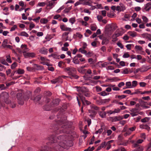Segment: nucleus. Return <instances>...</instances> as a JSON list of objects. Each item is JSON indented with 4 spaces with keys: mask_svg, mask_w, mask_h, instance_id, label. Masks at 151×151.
Instances as JSON below:
<instances>
[{
    "mask_svg": "<svg viewBox=\"0 0 151 151\" xmlns=\"http://www.w3.org/2000/svg\"><path fill=\"white\" fill-rule=\"evenodd\" d=\"M66 136L64 135H60L57 137L53 135H51L48 137V139L51 143L54 144L52 147H48L47 151H60L65 148V144L63 141L65 140Z\"/></svg>",
    "mask_w": 151,
    "mask_h": 151,
    "instance_id": "1",
    "label": "nucleus"
},
{
    "mask_svg": "<svg viewBox=\"0 0 151 151\" xmlns=\"http://www.w3.org/2000/svg\"><path fill=\"white\" fill-rule=\"evenodd\" d=\"M64 71L70 76V78L71 79L74 78L78 79L79 76L76 74L75 73L76 71L75 68L72 66H70L65 68H64Z\"/></svg>",
    "mask_w": 151,
    "mask_h": 151,
    "instance_id": "2",
    "label": "nucleus"
},
{
    "mask_svg": "<svg viewBox=\"0 0 151 151\" xmlns=\"http://www.w3.org/2000/svg\"><path fill=\"white\" fill-rule=\"evenodd\" d=\"M117 27L116 24H109L106 25L105 29L103 35L106 37H109L113 31L115 30Z\"/></svg>",
    "mask_w": 151,
    "mask_h": 151,
    "instance_id": "3",
    "label": "nucleus"
},
{
    "mask_svg": "<svg viewBox=\"0 0 151 151\" xmlns=\"http://www.w3.org/2000/svg\"><path fill=\"white\" fill-rule=\"evenodd\" d=\"M67 127V124L66 123L61 122L59 124L58 128H57L56 130L55 133L57 134L62 133H69V131H68ZM56 127L57 128V127Z\"/></svg>",
    "mask_w": 151,
    "mask_h": 151,
    "instance_id": "4",
    "label": "nucleus"
},
{
    "mask_svg": "<svg viewBox=\"0 0 151 151\" xmlns=\"http://www.w3.org/2000/svg\"><path fill=\"white\" fill-rule=\"evenodd\" d=\"M60 102V100L59 99H57L53 100L50 103V106L45 105L44 106L43 109L46 111L50 110L51 108L58 106Z\"/></svg>",
    "mask_w": 151,
    "mask_h": 151,
    "instance_id": "5",
    "label": "nucleus"
},
{
    "mask_svg": "<svg viewBox=\"0 0 151 151\" xmlns=\"http://www.w3.org/2000/svg\"><path fill=\"white\" fill-rule=\"evenodd\" d=\"M130 111L131 112L130 113L133 117L136 116L139 114H140V113L141 112H139V109L137 108L132 109Z\"/></svg>",
    "mask_w": 151,
    "mask_h": 151,
    "instance_id": "6",
    "label": "nucleus"
},
{
    "mask_svg": "<svg viewBox=\"0 0 151 151\" xmlns=\"http://www.w3.org/2000/svg\"><path fill=\"white\" fill-rule=\"evenodd\" d=\"M2 95L5 103L7 104H10L11 101L10 100H8L9 96L8 93L6 92H4L2 93Z\"/></svg>",
    "mask_w": 151,
    "mask_h": 151,
    "instance_id": "7",
    "label": "nucleus"
},
{
    "mask_svg": "<svg viewBox=\"0 0 151 151\" xmlns=\"http://www.w3.org/2000/svg\"><path fill=\"white\" fill-rule=\"evenodd\" d=\"M17 98L18 104L21 105H23L24 104V99L22 96V94L18 93L17 95Z\"/></svg>",
    "mask_w": 151,
    "mask_h": 151,
    "instance_id": "8",
    "label": "nucleus"
},
{
    "mask_svg": "<svg viewBox=\"0 0 151 151\" xmlns=\"http://www.w3.org/2000/svg\"><path fill=\"white\" fill-rule=\"evenodd\" d=\"M123 33V32L122 30L118 29L114 32L113 37V38H117L122 36Z\"/></svg>",
    "mask_w": 151,
    "mask_h": 151,
    "instance_id": "9",
    "label": "nucleus"
},
{
    "mask_svg": "<svg viewBox=\"0 0 151 151\" xmlns=\"http://www.w3.org/2000/svg\"><path fill=\"white\" fill-rule=\"evenodd\" d=\"M123 119V117L120 116H114L110 117V119L112 122H116L118 121H120Z\"/></svg>",
    "mask_w": 151,
    "mask_h": 151,
    "instance_id": "10",
    "label": "nucleus"
},
{
    "mask_svg": "<svg viewBox=\"0 0 151 151\" xmlns=\"http://www.w3.org/2000/svg\"><path fill=\"white\" fill-rule=\"evenodd\" d=\"M88 112L89 114V116L92 119L94 118L97 114V112L96 111L91 109L88 110Z\"/></svg>",
    "mask_w": 151,
    "mask_h": 151,
    "instance_id": "11",
    "label": "nucleus"
},
{
    "mask_svg": "<svg viewBox=\"0 0 151 151\" xmlns=\"http://www.w3.org/2000/svg\"><path fill=\"white\" fill-rule=\"evenodd\" d=\"M80 93L84 94L86 92H88L89 90L85 87H83L80 88L78 90Z\"/></svg>",
    "mask_w": 151,
    "mask_h": 151,
    "instance_id": "12",
    "label": "nucleus"
},
{
    "mask_svg": "<svg viewBox=\"0 0 151 151\" xmlns=\"http://www.w3.org/2000/svg\"><path fill=\"white\" fill-rule=\"evenodd\" d=\"M81 100L82 103L84 105H89L91 104V102L86 99L85 98L82 96H80Z\"/></svg>",
    "mask_w": 151,
    "mask_h": 151,
    "instance_id": "13",
    "label": "nucleus"
},
{
    "mask_svg": "<svg viewBox=\"0 0 151 151\" xmlns=\"http://www.w3.org/2000/svg\"><path fill=\"white\" fill-rule=\"evenodd\" d=\"M60 27L61 30L64 31H70L71 30V28L67 27L64 24L61 25Z\"/></svg>",
    "mask_w": 151,
    "mask_h": 151,
    "instance_id": "14",
    "label": "nucleus"
},
{
    "mask_svg": "<svg viewBox=\"0 0 151 151\" xmlns=\"http://www.w3.org/2000/svg\"><path fill=\"white\" fill-rule=\"evenodd\" d=\"M22 52H25L27 51H28L29 49L27 47V46L26 45H22L21 47Z\"/></svg>",
    "mask_w": 151,
    "mask_h": 151,
    "instance_id": "15",
    "label": "nucleus"
},
{
    "mask_svg": "<svg viewBox=\"0 0 151 151\" xmlns=\"http://www.w3.org/2000/svg\"><path fill=\"white\" fill-rule=\"evenodd\" d=\"M39 52L41 54L46 55L47 53V49L45 47H43L40 49Z\"/></svg>",
    "mask_w": 151,
    "mask_h": 151,
    "instance_id": "16",
    "label": "nucleus"
},
{
    "mask_svg": "<svg viewBox=\"0 0 151 151\" xmlns=\"http://www.w3.org/2000/svg\"><path fill=\"white\" fill-rule=\"evenodd\" d=\"M98 113L100 116L102 118H106V113L104 111H98Z\"/></svg>",
    "mask_w": 151,
    "mask_h": 151,
    "instance_id": "17",
    "label": "nucleus"
},
{
    "mask_svg": "<svg viewBox=\"0 0 151 151\" xmlns=\"http://www.w3.org/2000/svg\"><path fill=\"white\" fill-rule=\"evenodd\" d=\"M139 127L142 129H145L149 131L150 127L147 124H141L139 126Z\"/></svg>",
    "mask_w": 151,
    "mask_h": 151,
    "instance_id": "18",
    "label": "nucleus"
},
{
    "mask_svg": "<svg viewBox=\"0 0 151 151\" xmlns=\"http://www.w3.org/2000/svg\"><path fill=\"white\" fill-rule=\"evenodd\" d=\"M47 2H48L47 3V6H50V9H52L53 6H55L54 2L49 1H47Z\"/></svg>",
    "mask_w": 151,
    "mask_h": 151,
    "instance_id": "19",
    "label": "nucleus"
},
{
    "mask_svg": "<svg viewBox=\"0 0 151 151\" xmlns=\"http://www.w3.org/2000/svg\"><path fill=\"white\" fill-rule=\"evenodd\" d=\"M61 79V77H58V78H55L54 79L52 80L51 81V82L52 84H55V83H57V82H59V81Z\"/></svg>",
    "mask_w": 151,
    "mask_h": 151,
    "instance_id": "20",
    "label": "nucleus"
},
{
    "mask_svg": "<svg viewBox=\"0 0 151 151\" xmlns=\"http://www.w3.org/2000/svg\"><path fill=\"white\" fill-rule=\"evenodd\" d=\"M91 109L92 110H94L96 111H97L99 110V108L95 105L92 104L90 106Z\"/></svg>",
    "mask_w": 151,
    "mask_h": 151,
    "instance_id": "21",
    "label": "nucleus"
},
{
    "mask_svg": "<svg viewBox=\"0 0 151 151\" xmlns=\"http://www.w3.org/2000/svg\"><path fill=\"white\" fill-rule=\"evenodd\" d=\"M42 96L41 95H39L35 97L33 100L35 102H37L39 101L41 99Z\"/></svg>",
    "mask_w": 151,
    "mask_h": 151,
    "instance_id": "22",
    "label": "nucleus"
},
{
    "mask_svg": "<svg viewBox=\"0 0 151 151\" xmlns=\"http://www.w3.org/2000/svg\"><path fill=\"white\" fill-rule=\"evenodd\" d=\"M99 42L97 41V39L96 38L95 40L92 42L91 43V45L93 47H96L97 46V44H99Z\"/></svg>",
    "mask_w": 151,
    "mask_h": 151,
    "instance_id": "23",
    "label": "nucleus"
},
{
    "mask_svg": "<svg viewBox=\"0 0 151 151\" xmlns=\"http://www.w3.org/2000/svg\"><path fill=\"white\" fill-rule=\"evenodd\" d=\"M109 38H104L102 40V44H107L109 43Z\"/></svg>",
    "mask_w": 151,
    "mask_h": 151,
    "instance_id": "24",
    "label": "nucleus"
},
{
    "mask_svg": "<svg viewBox=\"0 0 151 151\" xmlns=\"http://www.w3.org/2000/svg\"><path fill=\"white\" fill-rule=\"evenodd\" d=\"M73 62L76 64H79V61L78 60L76 56H75L73 59Z\"/></svg>",
    "mask_w": 151,
    "mask_h": 151,
    "instance_id": "25",
    "label": "nucleus"
},
{
    "mask_svg": "<svg viewBox=\"0 0 151 151\" xmlns=\"http://www.w3.org/2000/svg\"><path fill=\"white\" fill-rule=\"evenodd\" d=\"M151 6V2H149L144 5V8L142 9V11L144 12V10H146L149 6Z\"/></svg>",
    "mask_w": 151,
    "mask_h": 151,
    "instance_id": "26",
    "label": "nucleus"
},
{
    "mask_svg": "<svg viewBox=\"0 0 151 151\" xmlns=\"http://www.w3.org/2000/svg\"><path fill=\"white\" fill-rule=\"evenodd\" d=\"M128 35L134 37L136 36V33L134 32L130 31L128 33Z\"/></svg>",
    "mask_w": 151,
    "mask_h": 151,
    "instance_id": "27",
    "label": "nucleus"
},
{
    "mask_svg": "<svg viewBox=\"0 0 151 151\" xmlns=\"http://www.w3.org/2000/svg\"><path fill=\"white\" fill-rule=\"evenodd\" d=\"M49 57H52L54 58H55L56 59L59 58V55L55 54H52L48 56Z\"/></svg>",
    "mask_w": 151,
    "mask_h": 151,
    "instance_id": "28",
    "label": "nucleus"
},
{
    "mask_svg": "<svg viewBox=\"0 0 151 151\" xmlns=\"http://www.w3.org/2000/svg\"><path fill=\"white\" fill-rule=\"evenodd\" d=\"M126 97V96L124 95H116L115 98H117L121 100L125 98Z\"/></svg>",
    "mask_w": 151,
    "mask_h": 151,
    "instance_id": "29",
    "label": "nucleus"
},
{
    "mask_svg": "<svg viewBox=\"0 0 151 151\" xmlns=\"http://www.w3.org/2000/svg\"><path fill=\"white\" fill-rule=\"evenodd\" d=\"M101 128H100L98 130H97L96 131L95 133L96 134H98V133H99V134H101L102 132H103V129H104V127L103 126H101Z\"/></svg>",
    "mask_w": 151,
    "mask_h": 151,
    "instance_id": "30",
    "label": "nucleus"
},
{
    "mask_svg": "<svg viewBox=\"0 0 151 151\" xmlns=\"http://www.w3.org/2000/svg\"><path fill=\"white\" fill-rule=\"evenodd\" d=\"M17 73L19 74H22L24 73V70L19 68L17 70Z\"/></svg>",
    "mask_w": 151,
    "mask_h": 151,
    "instance_id": "31",
    "label": "nucleus"
},
{
    "mask_svg": "<svg viewBox=\"0 0 151 151\" xmlns=\"http://www.w3.org/2000/svg\"><path fill=\"white\" fill-rule=\"evenodd\" d=\"M92 3V0H88V1L84 2V4L90 6H92L91 3Z\"/></svg>",
    "mask_w": 151,
    "mask_h": 151,
    "instance_id": "32",
    "label": "nucleus"
},
{
    "mask_svg": "<svg viewBox=\"0 0 151 151\" xmlns=\"http://www.w3.org/2000/svg\"><path fill=\"white\" fill-rule=\"evenodd\" d=\"M150 119V118L146 117L141 120V122H142L145 123L148 122Z\"/></svg>",
    "mask_w": 151,
    "mask_h": 151,
    "instance_id": "33",
    "label": "nucleus"
},
{
    "mask_svg": "<svg viewBox=\"0 0 151 151\" xmlns=\"http://www.w3.org/2000/svg\"><path fill=\"white\" fill-rule=\"evenodd\" d=\"M85 55L87 57L89 58L91 57L93 55V53L92 52L89 51L88 53L87 52Z\"/></svg>",
    "mask_w": 151,
    "mask_h": 151,
    "instance_id": "34",
    "label": "nucleus"
},
{
    "mask_svg": "<svg viewBox=\"0 0 151 151\" xmlns=\"http://www.w3.org/2000/svg\"><path fill=\"white\" fill-rule=\"evenodd\" d=\"M78 51L79 52H81L83 54H85V55L87 52V51L85 50V49H83L81 48H80L79 49Z\"/></svg>",
    "mask_w": 151,
    "mask_h": 151,
    "instance_id": "35",
    "label": "nucleus"
},
{
    "mask_svg": "<svg viewBox=\"0 0 151 151\" xmlns=\"http://www.w3.org/2000/svg\"><path fill=\"white\" fill-rule=\"evenodd\" d=\"M126 85L127 86L126 88H132L131 83V82H127L126 83Z\"/></svg>",
    "mask_w": 151,
    "mask_h": 151,
    "instance_id": "36",
    "label": "nucleus"
},
{
    "mask_svg": "<svg viewBox=\"0 0 151 151\" xmlns=\"http://www.w3.org/2000/svg\"><path fill=\"white\" fill-rule=\"evenodd\" d=\"M99 94L101 96H104L108 95L109 93H106L105 91H104L99 93Z\"/></svg>",
    "mask_w": 151,
    "mask_h": 151,
    "instance_id": "37",
    "label": "nucleus"
},
{
    "mask_svg": "<svg viewBox=\"0 0 151 151\" xmlns=\"http://www.w3.org/2000/svg\"><path fill=\"white\" fill-rule=\"evenodd\" d=\"M75 38H81L82 35L79 33L77 32L74 35Z\"/></svg>",
    "mask_w": 151,
    "mask_h": 151,
    "instance_id": "38",
    "label": "nucleus"
},
{
    "mask_svg": "<svg viewBox=\"0 0 151 151\" xmlns=\"http://www.w3.org/2000/svg\"><path fill=\"white\" fill-rule=\"evenodd\" d=\"M135 48L137 51L142 50L143 49L142 47L139 45L136 46L135 47Z\"/></svg>",
    "mask_w": 151,
    "mask_h": 151,
    "instance_id": "39",
    "label": "nucleus"
},
{
    "mask_svg": "<svg viewBox=\"0 0 151 151\" xmlns=\"http://www.w3.org/2000/svg\"><path fill=\"white\" fill-rule=\"evenodd\" d=\"M20 35L22 36H24L26 37H27L29 36L28 35L24 32H22L20 33Z\"/></svg>",
    "mask_w": 151,
    "mask_h": 151,
    "instance_id": "40",
    "label": "nucleus"
},
{
    "mask_svg": "<svg viewBox=\"0 0 151 151\" xmlns=\"http://www.w3.org/2000/svg\"><path fill=\"white\" fill-rule=\"evenodd\" d=\"M48 22L47 19H42L40 20V22L42 24H46Z\"/></svg>",
    "mask_w": 151,
    "mask_h": 151,
    "instance_id": "41",
    "label": "nucleus"
},
{
    "mask_svg": "<svg viewBox=\"0 0 151 151\" xmlns=\"http://www.w3.org/2000/svg\"><path fill=\"white\" fill-rule=\"evenodd\" d=\"M150 68H148L147 67H145V68H142L140 70V71L141 72H146Z\"/></svg>",
    "mask_w": 151,
    "mask_h": 151,
    "instance_id": "42",
    "label": "nucleus"
},
{
    "mask_svg": "<svg viewBox=\"0 0 151 151\" xmlns=\"http://www.w3.org/2000/svg\"><path fill=\"white\" fill-rule=\"evenodd\" d=\"M71 6L69 7L68 8H66L64 10V12L65 13L68 12L70 11L71 9Z\"/></svg>",
    "mask_w": 151,
    "mask_h": 151,
    "instance_id": "43",
    "label": "nucleus"
},
{
    "mask_svg": "<svg viewBox=\"0 0 151 151\" xmlns=\"http://www.w3.org/2000/svg\"><path fill=\"white\" fill-rule=\"evenodd\" d=\"M96 102L97 104L99 105L103 104L102 99L97 100L96 101Z\"/></svg>",
    "mask_w": 151,
    "mask_h": 151,
    "instance_id": "44",
    "label": "nucleus"
},
{
    "mask_svg": "<svg viewBox=\"0 0 151 151\" xmlns=\"http://www.w3.org/2000/svg\"><path fill=\"white\" fill-rule=\"evenodd\" d=\"M97 27L95 25H91V29L92 31H95L97 29Z\"/></svg>",
    "mask_w": 151,
    "mask_h": 151,
    "instance_id": "45",
    "label": "nucleus"
},
{
    "mask_svg": "<svg viewBox=\"0 0 151 151\" xmlns=\"http://www.w3.org/2000/svg\"><path fill=\"white\" fill-rule=\"evenodd\" d=\"M137 85V82L136 81H133L132 82V88L136 87Z\"/></svg>",
    "mask_w": 151,
    "mask_h": 151,
    "instance_id": "46",
    "label": "nucleus"
},
{
    "mask_svg": "<svg viewBox=\"0 0 151 151\" xmlns=\"http://www.w3.org/2000/svg\"><path fill=\"white\" fill-rule=\"evenodd\" d=\"M17 66V63L16 62L14 63L11 65V68L12 69L14 68Z\"/></svg>",
    "mask_w": 151,
    "mask_h": 151,
    "instance_id": "47",
    "label": "nucleus"
},
{
    "mask_svg": "<svg viewBox=\"0 0 151 151\" xmlns=\"http://www.w3.org/2000/svg\"><path fill=\"white\" fill-rule=\"evenodd\" d=\"M6 61L9 63H11L12 62L10 59V57L9 55L7 56L6 57Z\"/></svg>",
    "mask_w": 151,
    "mask_h": 151,
    "instance_id": "48",
    "label": "nucleus"
},
{
    "mask_svg": "<svg viewBox=\"0 0 151 151\" xmlns=\"http://www.w3.org/2000/svg\"><path fill=\"white\" fill-rule=\"evenodd\" d=\"M144 92H142L141 91H140L138 90H137L134 93H132V94H143Z\"/></svg>",
    "mask_w": 151,
    "mask_h": 151,
    "instance_id": "49",
    "label": "nucleus"
},
{
    "mask_svg": "<svg viewBox=\"0 0 151 151\" xmlns=\"http://www.w3.org/2000/svg\"><path fill=\"white\" fill-rule=\"evenodd\" d=\"M129 73V69L127 68H125L124 69L122 73L124 74H127L128 73Z\"/></svg>",
    "mask_w": 151,
    "mask_h": 151,
    "instance_id": "50",
    "label": "nucleus"
},
{
    "mask_svg": "<svg viewBox=\"0 0 151 151\" xmlns=\"http://www.w3.org/2000/svg\"><path fill=\"white\" fill-rule=\"evenodd\" d=\"M69 33V32H65L63 34L62 36L64 38H68V35Z\"/></svg>",
    "mask_w": 151,
    "mask_h": 151,
    "instance_id": "51",
    "label": "nucleus"
},
{
    "mask_svg": "<svg viewBox=\"0 0 151 151\" xmlns=\"http://www.w3.org/2000/svg\"><path fill=\"white\" fill-rule=\"evenodd\" d=\"M69 21L72 24H73L76 21L75 19L74 18H71L69 19Z\"/></svg>",
    "mask_w": 151,
    "mask_h": 151,
    "instance_id": "52",
    "label": "nucleus"
},
{
    "mask_svg": "<svg viewBox=\"0 0 151 151\" xmlns=\"http://www.w3.org/2000/svg\"><path fill=\"white\" fill-rule=\"evenodd\" d=\"M46 4V3L45 2H39L38 3V5L40 6H43Z\"/></svg>",
    "mask_w": 151,
    "mask_h": 151,
    "instance_id": "53",
    "label": "nucleus"
},
{
    "mask_svg": "<svg viewBox=\"0 0 151 151\" xmlns=\"http://www.w3.org/2000/svg\"><path fill=\"white\" fill-rule=\"evenodd\" d=\"M136 128V127L135 126H134L132 127L129 128V130H130L129 131L130 132H131V133L132 132L134 131Z\"/></svg>",
    "mask_w": 151,
    "mask_h": 151,
    "instance_id": "54",
    "label": "nucleus"
},
{
    "mask_svg": "<svg viewBox=\"0 0 151 151\" xmlns=\"http://www.w3.org/2000/svg\"><path fill=\"white\" fill-rule=\"evenodd\" d=\"M142 19H143V21L145 22L146 23L148 21V19L145 16H142Z\"/></svg>",
    "mask_w": 151,
    "mask_h": 151,
    "instance_id": "55",
    "label": "nucleus"
},
{
    "mask_svg": "<svg viewBox=\"0 0 151 151\" xmlns=\"http://www.w3.org/2000/svg\"><path fill=\"white\" fill-rule=\"evenodd\" d=\"M140 137L142 138L145 139H146V134L145 133H142L140 134Z\"/></svg>",
    "mask_w": 151,
    "mask_h": 151,
    "instance_id": "56",
    "label": "nucleus"
},
{
    "mask_svg": "<svg viewBox=\"0 0 151 151\" xmlns=\"http://www.w3.org/2000/svg\"><path fill=\"white\" fill-rule=\"evenodd\" d=\"M7 40H4L3 43L2 44V46L4 47H6V46L7 45Z\"/></svg>",
    "mask_w": 151,
    "mask_h": 151,
    "instance_id": "57",
    "label": "nucleus"
},
{
    "mask_svg": "<svg viewBox=\"0 0 151 151\" xmlns=\"http://www.w3.org/2000/svg\"><path fill=\"white\" fill-rule=\"evenodd\" d=\"M64 64V63L63 61H60L58 62V66L60 67L61 68H63V67L62 66V65L63 64Z\"/></svg>",
    "mask_w": 151,
    "mask_h": 151,
    "instance_id": "58",
    "label": "nucleus"
},
{
    "mask_svg": "<svg viewBox=\"0 0 151 151\" xmlns=\"http://www.w3.org/2000/svg\"><path fill=\"white\" fill-rule=\"evenodd\" d=\"M121 111V109H120L119 108L115 109H114V114L116 113H119Z\"/></svg>",
    "mask_w": 151,
    "mask_h": 151,
    "instance_id": "59",
    "label": "nucleus"
},
{
    "mask_svg": "<svg viewBox=\"0 0 151 151\" xmlns=\"http://www.w3.org/2000/svg\"><path fill=\"white\" fill-rule=\"evenodd\" d=\"M106 133L107 134V136H109L112 134V131L111 129H108L107 130Z\"/></svg>",
    "mask_w": 151,
    "mask_h": 151,
    "instance_id": "60",
    "label": "nucleus"
},
{
    "mask_svg": "<svg viewBox=\"0 0 151 151\" xmlns=\"http://www.w3.org/2000/svg\"><path fill=\"white\" fill-rule=\"evenodd\" d=\"M9 104H10V106L12 108H14L16 107V104L14 103H11V102Z\"/></svg>",
    "mask_w": 151,
    "mask_h": 151,
    "instance_id": "61",
    "label": "nucleus"
},
{
    "mask_svg": "<svg viewBox=\"0 0 151 151\" xmlns=\"http://www.w3.org/2000/svg\"><path fill=\"white\" fill-rule=\"evenodd\" d=\"M29 55L28 57H34L35 55V54L34 52L29 53Z\"/></svg>",
    "mask_w": 151,
    "mask_h": 151,
    "instance_id": "62",
    "label": "nucleus"
},
{
    "mask_svg": "<svg viewBox=\"0 0 151 151\" xmlns=\"http://www.w3.org/2000/svg\"><path fill=\"white\" fill-rule=\"evenodd\" d=\"M137 151H143V148L142 146H139L138 148L136 149Z\"/></svg>",
    "mask_w": 151,
    "mask_h": 151,
    "instance_id": "63",
    "label": "nucleus"
},
{
    "mask_svg": "<svg viewBox=\"0 0 151 151\" xmlns=\"http://www.w3.org/2000/svg\"><path fill=\"white\" fill-rule=\"evenodd\" d=\"M100 50L103 52H105L106 50V48L105 46H103L101 48Z\"/></svg>",
    "mask_w": 151,
    "mask_h": 151,
    "instance_id": "64",
    "label": "nucleus"
}]
</instances>
